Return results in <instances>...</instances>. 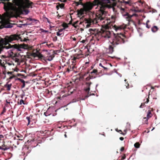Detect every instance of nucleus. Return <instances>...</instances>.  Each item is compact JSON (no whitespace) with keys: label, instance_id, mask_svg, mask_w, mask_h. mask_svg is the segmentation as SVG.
I'll return each mask as SVG.
<instances>
[{"label":"nucleus","instance_id":"1","mask_svg":"<svg viewBox=\"0 0 160 160\" xmlns=\"http://www.w3.org/2000/svg\"><path fill=\"white\" fill-rule=\"evenodd\" d=\"M4 4V8L6 11L2 17L0 14V29L11 28L12 24L9 23V19L18 15L19 12L18 7L21 4V0H1Z\"/></svg>","mask_w":160,"mask_h":160},{"label":"nucleus","instance_id":"2","mask_svg":"<svg viewBox=\"0 0 160 160\" xmlns=\"http://www.w3.org/2000/svg\"><path fill=\"white\" fill-rule=\"evenodd\" d=\"M109 28H111L110 23L104 25L101 29V31L102 37L106 39L110 38L109 41L111 45H109L106 52L107 53L112 54L114 51V48L117 45L123 43L125 42V39H126V37L124 35L121 33L114 34L113 37H111V32L108 30Z\"/></svg>","mask_w":160,"mask_h":160},{"label":"nucleus","instance_id":"3","mask_svg":"<svg viewBox=\"0 0 160 160\" xmlns=\"http://www.w3.org/2000/svg\"><path fill=\"white\" fill-rule=\"evenodd\" d=\"M20 38L19 35L15 34L9 36H7L4 39H2L0 40V53L4 48L8 49L12 47H13V48H18V46L17 44H15L12 46L9 43L14 40H18Z\"/></svg>","mask_w":160,"mask_h":160},{"label":"nucleus","instance_id":"4","mask_svg":"<svg viewBox=\"0 0 160 160\" xmlns=\"http://www.w3.org/2000/svg\"><path fill=\"white\" fill-rule=\"evenodd\" d=\"M98 4L99 9L96 11L95 18L91 19L93 23H96L104 20L106 16L107 12L105 9L107 7V5L102 3L99 0H94Z\"/></svg>","mask_w":160,"mask_h":160},{"label":"nucleus","instance_id":"5","mask_svg":"<svg viewBox=\"0 0 160 160\" xmlns=\"http://www.w3.org/2000/svg\"><path fill=\"white\" fill-rule=\"evenodd\" d=\"M93 6V4L90 2H87L85 3H83V8L80 9L79 10H78V14L82 15L87 12H89L92 9Z\"/></svg>","mask_w":160,"mask_h":160},{"label":"nucleus","instance_id":"6","mask_svg":"<svg viewBox=\"0 0 160 160\" xmlns=\"http://www.w3.org/2000/svg\"><path fill=\"white\" fill-rule=\"evenodd\" d=\"M121 11L123 15L125 17L127 20L128 21V25L130 24L131 22L134 23L133 21L131 19V18L132 16H136V14H133L131 15L128 14V12H125V9L122 8H121Z\"/></svg>","mask_w":160,"mask_h":160},{"label":"nucleus","instance_id":"7","mask_svg":"<svg viewBox=\"0 0 160 160\" xmlns=\"http://www.w3.org/2000/svg\"><path fill=\"white\" fill-rule=\"evenodd\" d=\"M89 30L90 33L92 34H94V36L97 38L98 40H99L101 37H102V32L101 30V31L98 32L97 31H96V30H94L92 28L89 29Z\"/></svg>","mask_w":160,"mask_h":160},{"label":"nucleus","instance_id":"8","mask_svg":"<svg viewBox=\"0 0 160 160\" xmlns=\"http://www.w3.org/2000/svg\"><path fill=\"white\" fill-rule=\"evenodd\" d=\"M91 82H87L85 83L86 87L84 90L86 92H88L90 90V86L92 84Z\"/></svg>","mask_w":160,"mask_h":160},{"label":"nucleus","instance_id":"9","mask_svg":"<svg viewBox=\"0 0 160 160\" xmlns=\"http://www.w3.org/2000/svg\"><path fill=\"white\" fill-rule=\"evenodd\" d=\"M127 26V25L125 24H123L119 26H115L114 28L116 31H117L118 30L123 29L125 28Z\"/></svg>","mask_w":160,"mask_h":160},{"label":"nucleus","instance_id":"10","mask_svg":"<svg viewBox=\"0 0 160 160\" xmlns=\"http://www.w3.org/2000/svg\"><path fill=\"white\" fill-rule=\"evenodd\" d=\"M33 4V3L32 2L30 1L29 0H27L25 4V6L26 8H32V5Z\"/></svg>","mask_w":160,"mask_h":160},{"label":"nucleus","instance_id":"11","mask_svg":"<svg viewBox=\"0 0 160 160\" xmlns=\"http://www.w3.org/2000/svg\"><path fill=\"white\" fill-rule=\"evenodd\" d=\"M100 72H98V70L97 69H94L90 72L91 74V75L92 76H96V75H98L99 74Z\"/></svg>","mask_w":160,"mask_h":160},{"label":"nucleus","instance_id":"12","mask_svg":"<svg viewBox=\"0 0 160 160\" xmlns=\"http://www.w3.org/2000/svg\"><path fill=\"white\" fill-rule=\"evenodd\" d=\"M54 57V55L53 54H52L50 55L49 56H47L46 57H45L44 59L49 61H51L53 59V58Z\"/></svg>","mask_w":160,"mask_h":160},{"label":"nucleus","instance_id":"13","mask_svg":"<svg viewBox=\"0 0 160 160\" xmlns=\"http://www.w3.org/2000/svg\"><path fill=\"white\" fill-rule=\"evenodd\" d=\"M149 102V95L148 96V98H147L146 99V101L144 102L143 103H141V105L139 107L141 108H142L146 106L145 104L147 103H148Z\"/></svg>","mask_w":160,"mask_h":160},{"label":"nucleus","instance_id":"14","mask_svg":"<svg viewBox=\"0 0 160 160\" xmlns=\"http://www.w3.org/2000/svg\"><path fill=\"white\" fill-rule=\"evenodd\" d=\"M151 29L152 32L155 33L159 30V28L157 26H154L152 27Z\"/></svg>","mask_w":160,"mask_h":160},{"label":"nucleus","instance_id":"15","mask_svg":"<svg viewBox=\"0 0 160 160\" xmlns=\"http://www.w3.org/2000/svg\"><path fill=\"white\" fill-rule=\"evenodd\" d=\"M12 84H6L4 85V88H6V90L7 91H10L12 86Z\"/></svg>","mask_w":160,"mask_h":160},{"label":"nucleus","instance_id":"16","mask_svg":"<svg viewBox=\"0 0 160 160\" xmlns=\"http://www.w3.org/2000/svg\"><path fill=\"white\" fill-rule=\"evenodd\" d=\"M79 55H78L77 56H75L73 57V58L72 59V62L73 63H75L76 62V61L77 59H78L79 58Z\"/></svg>","mask_w":160,"mask_h":160},{"label":"nucleus","instance_id":"17","mask_svg":"<svg viewBox=\"0 0 160 160\" xmlns=\"http://www.w3.org/2000/svg\"><path fill=\"white\" fill-rule=\"evenodd\" d=\"M37 52H38V57H37L41 58V59H44L45 58V56L42 54L41 53L39 52L37 50Z\"/></svg>","mask_w":160,"mask_h":160},{"label":"nucleus","instance_id":"18","mask_svg":"<svg viewBox=\"0 0 160 160\" xmlns=\"http://www.w3.org/2000/svg\"><path fill=\"white\" fill-rule=\"evenodd\" d=\"M152 116V114L151 112V110H148L147 112V117L148 118H150Z\"/></svg>","mask_w":160,"mask_h":160},{"label":"nucleus","instance_id":"19","mask_svg":"<svg viewBox=\"0 0 160 160\" xmlns=\"http://www.w3.org/2000/svg\"><path fill=\"white\" fill-rule=\"evenodd\" d=\"M71 70V66H68V68H65V70L64 71V73L69 72Z\"/></svg>","mask_w":160,"mask_h":160},{"label":"nucleus","instance_id":"20","mask_svg":"<svg viewBox=\"0 0 160 160\" xmlns=\"http://www.w3.org/2000/svg\"><path fill=\"white\" fill-rule=\"evenodd\" d=\"M96 77V76H92L90 75H89V76L86 78V80L87 81H88L90 80V79L94 78Z\"/></svg>","mask_w":160,"mask_h":160},{"label":"nucleus","instance_id":"21","mask_svg":"<svg viewBox=\"0 0 160 160\" xmlns=\"http://www.w3.org/2000/svg\"><path fill=\"white\" fill-rule=\"evenodd\" d=\"M149 118H148L147 117H144L143 118V124H147L148 123V120Z\"/></svg>","mask_w":160,"mask_h":160},{"label":"nucleus","instance_id":"22","mask_svg":"<svg viewBox=\"0 0 160 160\" xmlns=\"http://www.w3.org/2000/svg\"><path fill=\"white\" fill-rule=\"evenodd\" d=\"M24 150L25 152H26V155H27V154L30 153L31 152V150H29V148H24Z\"/></svg>","mask_w":160,"mask_h":160},{"label":"nucleus","instance_id":"23","mask_svg":"<svg viewBox=\"0 0 160 160\" xmlns=\"http://www.w3.org/2000/svg\"><path fill=\"white\" fill-rule=\"evenodd\" d=\"M75 2L76 4V6H78L80 4L82 6L83 5V3L82 2V0H79V2Z\"/></svg>","mask_w":160,"mask_h":160},{"label":"nucleus","instance_id":"24","mask_svg":"<svg viewBox=\"0 0 160 160\" xmlns=\"http://www.w3.org/2000/svg\"><path fill=\"white\" fill-rule=\"evenodd\" d=\"M32 116H30L29 117H26V119L28 120V124H30V119H32Z\"/></svg>","mask_w":160,"mask_h":160},{"label":"nucleus","instance_id":"25","mask_svg":"<svg viewBox=\"0 0 160 160\" xmlns=\"http://www.w3.org/2000/svg\"><path fill=\"white\" fill-rule=\"evenodd\" d=\"M140 146V144L139 142H137L135 143L134 144V146L137 148H139Z\"/></svg>","mask_w":160,"mask_h":160},{"label":"nucleus","instance_id":"26","mask_svg":"<svg viewBox=\"0 0 160 160\" xmlns=\"http://www.w3.org/2000/svg\"><path fill=\"white\" fill-rule=\"evenodd\" d=\"M8 149V148H7L6 147H5L4 145L3 146L2 145V146H0V149H2L4 150H6Z\"/></svg>","mask_w":160,"mask_h":160},{"label":"nucleus","instance_id":"27","mask_svg":"<svg viewBox=\"0 0 160 160\" xmlns=\"http://www.w3.org/2000/svg\"><path fill=\"white\" fill-rule=\"evenodd\" d=\"M38 52H37V51H36V52H33L32 54V56L34 57V58H36L38 57Z\"/></svg>","mask_w":160,"mask_h":160},{"label":"nucleus","instance_id":"28","mask_svg":"<svg viewBox=\"0 0 160 160\" xmlns=\"http://www.w3.org/2000/svg\"><path fill=\"white\" fill-rule=\"evenodd\" d=\"M62 26L64 28H67L68 27V25L66 23L64 22L62 23Z\"/></svg>","mask_w":160,"mask_h":160},{"label":"nucleus","instance_id":"29","mask_svg":"<svg viewBox=\"0 0 160 160\" xmlns=\"http://www.w3.org/2000/svg\"><path fill=\"white\" fill-rule=\"evenodd\" d=\"M78 21H76L73 23L72 24V25L74 27H76V26L78 25L77 23L78 22Z\"/></svg>","mask_w":160,"mask_h":160},{"label":"nucleus","instance_id":"30","mask_svg":"<svg viewBox=\"0 0 160 160\" xmlns=\"http://www.w3.org/2000/svg\"><path fill=\"white\" fill-rule=\"evenodd\" d=\"M149 22V20H148L147 21V22H146V27L148 28H150L151 27V26L150 25H149L148 24V23Z\"/></svg>","mask_w":160,"mask_h":160},{"label":"nucleus","instance_id":"31","mask_svg":"<svg viewBox=\"0 0 160 160\" xmlns=\"http://www.w3.org/2000/svg\"><path fill=\"white\" fill-rule=\"evenodd\" d=\"M23 11L25 12L26 14H27L29 12V11L27 9H23Z\"/></svg>","mask_w":160,"mask_h":160},{"label":"nucleus","instance_id":"32","mask_svg":"<svg viewBox=\"0 0 160 160\" xmlns=\"http://www.w3.org/2000/svg\"><path fill=\"white\" fill-rule=\"evenodd\" d=\"M59 7L61 8H63L64 6V4L62 3L61 4H59Z\"/></svg>","mask_w":160,"mask_h":160},{"label":"nucleus","instance_id":"33","mask_svg":"<svg viewBox=\"0 0 160 160\" xmlns=\"http://www.w3.org/2000/svg\"><path fill=\"white\" fill-rule=\"evenodd\" d=\"M22 103H23L24 104H25L24 102V100L22 99H21L20 101L19 104L21 105L22 104Z\"/></svg>","mask_w":160,"mask_h":160},{"label":"nucleus","instance_id":"34","mask_svg":"<svg viewBox=\"0 0 160 160\" xmlns=\"http://www.w3.org/2000/svg\"><path fill=\"white\" fill-rule=\"evenodd\" d=\"M70 66H71V70H75V68H76V67L74 65H72Z\"/></svg>","mask_w":160,"mask_h":160},{"label":"nucleus","instance_id":"35","mask_svg":"<svg viewBox=\"0 0 160 160\" xmlns=\"http://www.w3.org/2000/svg\"><path fill=\"white\" fill-rule=\"evenodd\" d=\"M6 108L4 107L3 108V110L2 112L1 113V114H4V113L6 112Z\"/></svg>","mask_w":160,"mask_h":160},{"label":"nucleus","instance_id":"36","mask_svg":"<svg viewBox=\"0 0 160 160\" xmlns=\"http://www.w3.org/2000/svg\"><path fill=\"white\" fill-rule=\"evenodd\" d=\"M88 93L87 95L85 96V98H87L91 95L90 93H89V91L88 92H86Z\"/></svg>","mask_w":160,"mask_h":160},{"label":"nucleus","instance_id":"37","mask_svg":"<svg viewBox=\"0 0 160 160\" xmlns=\"http://www.w3.org/2000/svg\"><path fill=\"white\" fill-rule=\"evenodd\" d=\"M34 139H31V140H28L27 141V142L29 143H32V142H34Z\"/></svg>","mask_w":160,"mask_h":160},{"label":"nucleus","instance_id":"38","mask_svg":"<svg viewBox=\"0 0 160 160\" xmlns=\"http://www.w3.org/2000/svg\"><path fill=\"white\" fill-rule=\"evenodd\" d=\"M29 20L30 21H38V20L35 19H32V18H29Z\"/></svg>","mask_w":160,"mask_h":160},{"label":"nucleus","instance_id":"39","mask_svg":"<svg viewBox=\"0 0 160 160\" xmlns=\"http://www.w3.org/2000/svg\"><path fill=\"white\" fill-rule=\"evenodd\" d=\"M103 1L105 2L106 3H110V0H102Z\"/></svg>","mask_w":160,"mask_h":160},{"label":"nucleus","instance_id":"40","mask_svg":"<svg viewBox=\"0 0 160 160\" xmlns=\"http://www.w3.org/2000/svg\"><path fill=\"white\" fill-rule=\"evenodd\" d=\"M58 38L57 36L54 37L53 38V41L54 42L56 41L57 40Z\"/></svg>","mask_w":160,"mask_h":160},{"label":"nucleus","instance_id":"41","mask_svg":"<svg viewBox=\"0 0 160 160\" xmlns=\"http://www.w3.org/2000/svg\"><path fill=\"white\" fill-rule=\"evenodd\" d=\"M116 131H117L118 132H119L121 133V134H123L122 133V132L121 130H118V128H117L116 129Z\"/></svg>","mask_w":160,"mask_h":160},{"label":"nucleus","instance_id":"42","mask_svg":"<svg viewBox=\"0 0 160 160\" xmlns=\"http://www.w3.org/2000/svg\"><path fill=\"white\" fill-rule=\"evenodd\" d=\"M44 20H47V22H48V23H50V22H50V20H49V19H48V18H47L45 17V18H44Z\"/></svg>","mask_w":160,"mask_h":160},{"label":"nucleus","instance_id":"43","mask_svg":"<svg viewBox=\"0 0 160 160\" xmlns=\"http://www.w3.org/2000/svg\"><path fill=\"white\" fill-rule=\"evenodd\" d=\"M126 156L125 154H124L123 156L122 157L121 160H123L125 159Z\"/></svg>","mask_w":160,"mask_h":160},{"label":"nucleus","instance_id":"44","mask_svg":"<svg viewBox=\"0 0 160 160\" xmlns=\"http://www.w3.org/2000/svg\"><path fill=\"white\" fill-rule=\"evenodd\" d=\"M59 32V31L57 32V35L58 36H60L62 35V33H60Z\"/></svg>","mask_w":160,"mask_h":160},{"label":"nucleus","instance_id":"45","mask_svg":"<svg viewBox=\"0 0 160 160\" xmlns=\"http://www.w3.org/2000/svg\"><path fill=\"white\" fill-rule=\"evenodd\" d=\"M124 149V147H122L120 149V151L121 152H123Z\"/></svg>","mask_w":160,"mask_h":160},{"label":"nucleus","instance_id":"46","mask_svg":"<svg viewBox=\"0 0 160 160\" xmlns=\"http://www.w3.org/2000/svg\"><path fill=\"white\" fill-rule=\"evenodd\" d=\"M133 11L136 12H139V11L138 10H137L135 9H133Z\"/></svg>","mask_w":160,"mask_h":160},{"label":"nucleus","instance_id":"47","mask_svg":"<svg viewBox=\"0 0 160 160\" xmlns=\"http://www.w3.org/2000/svg\"><path fill=\"white\" fill-rule=\"evenodd\" d=\"M126 84L127 85H125L126 86V88L128 89L129 88V85L128 83H126Z\"/></svg>","mask_w":160,"mask_h":160},{"label":"nucleus","instance_id":"48","mask_svg":"<svg viewBox=\"0 0 160 160\" xmlns=\"http://www.w3.org/2000/svg\"><path fill=\"white\" fill-rule=\"evenodd\" d=\"M65 29V28H63V29H59V32H62L63 30Z\"/></svg>","mask_w":160,"mask_h":160},{"label":"nucleus","instance_id":"49","mask_svg":"<svg viewBox=\"0 0 160 160\" xmlns=\"http://www.w3.org/2000/svg\"><path fill=\"white\" fill-rule=\"evenodd\" d=\"M13 72H7V74H12V73Z\"/></svg>","mask_w":160,"mask_h":160},{"label":"nucleus","instance_id":"50","mask_svg":"<svg viewBox=\"0 0 160 160\" xmlns=\"http://www.w3.org/2000/svg\"><path fill=\"white\" fill-rule=\"evenodd\" d=\"M25 83H23V84L22 86V88H24L25 87Z\"/></svg>","mask_w":160,"mask_h":160},{"label":"nucleus","instance_id":"51","mask_svg":"<svg viewBox=\"0 0 160 160\" xmlns=\"http://www.w3.org/2000/svg\"><path fill=\"white\" fill-rule=\"evenodd\" d=\"M3 138V136L2 135H0V140H1V139Z\"/></svg>","mask_w":160,"mask_h":160},{"label":"nucleus","instance_id":"52","mask_svg":"<svg viewBox=\"0 0 160 160\" xmlns=\"http://www.w3.org/2000/svg\"><path fill=\"white\" fill-rule=\"evenodd\" d=\"M21 81L23 83H25V82L23 79H21Z\"/></svg>","mask_w":160,"mask_h":160},{"label":"nucleus","instance_id":"53","mask_svg":"<svg viewBox=\"0 0 160 160\" xmlns=\"http://www.w3.org/2000/svg\"><path fill=\"white\" fill-rule=\"evenodd\" d=\"M90 24H89L88 23L86 25V28H88L90 27Z\"/></svg>","mask_w":160,"mask_h":160},{"label":"nucleus","instance_id":"54","mask_svg":"<svg viewBox=\"0 0 160 160\" xmlns=\"http://www.w3.org/2000/svg\"><path fill=\"white\" fill-rule=\"evenodd\" d=\"M102 68L104 69L106 71H107L108 70V68H107L105 67L104 66L102 67Z\"/></svg>","mask_w":160,"mask_h":160},{"label":"nucleus","instance_id":"55","mask_svg":"<svg viewBox=\"0 0 160 160\" xmlns=\"http://www.w3.org/2000/svg\"><path fill=\"white\" fill-rule=\"evenodd\" d=\"M121 140V141H122L124 139V138L123 137H121L120 138H119Z\"/></svg>","mask_w":160,"mask_h":160},{"label":"nucleus","instance_id":"56","mask_svg":"<svg viewBox=\"0 0 160 160\" xmlns=\"http://www.w3.org/2000/svg\"><path fill=\"white\" fill-rule=\"evenodd\" d=\"M72 39L73 40L75 41H76V40L77 39L75 37L72 38Z\"/></svg>","mask_w":160,"mask_h":160},{"label":"nucleus","instance_id":"57","mask_svg":"<svg viewBox=\"0 0 160 160\" xmlns=\"http://www.w3.org/2000/svg\"><path fill=\"white\" fill-rule=\"evenodd\" d=\"M59 5H57L56 6V8H57V10H58L59 9Z\"/></svg>","mask_w":160,"mask_h":160},{"label":"nucleus","instance_id":"58","mask_svg":"<svg viewBox=\"0 0 160 160\" xmlns=\"http://www.w3.org/2000/svg\"><path fill=\"white\" fill-rule=\"evenodd\" d=\"M150 109L149 110H151V111H153V109L152 108H150Z\"/></svg>","mask_w":160,"mask_h":160},{"label":"nucleus","instance_id":"59","mask_svg":"<svg viewBox=\"0 0 160 160\" xmlns=\"http://www.w3.org/2000/svg\"><path fill=\"white\" fill-rule=\"evenodd\" d=\"M99 66H100L101 67H102L103 66L102 65V64L101 63H99Z\"/></svg>","mask_w":160,"mask_h":160},{"label":"nucleus","instance_id":"60","mask_svg":"<svg viewBox=\"0 0 160 160\" xmlns=\"http://www.w3.org/2000/svg\"><path fill=\"white\" fill-rule=\"evenodd\" d=\"M57 17H58V18H60V17H61V16H59V14L57 16Z\"/></svg>","mask_w":160,"mask_h":160},{"label":"nucleus","instance_id":"61","mask_svg":"<svg viewBox=\"0 0 160 160\" xmlns=\"http://www.w3.org/2000/svg\"><path fill=\"white\" fill-rule=\"evenodd\" d=\"M6 102L7 103L10 104V102H8L7 100H6Z\"/></svg>","mask_w":160,"mask_h":160},{"label":"nucleus","instance_id":"62","mask_svg":"<svg viewBox=\"0 0 160 160\" xmlns=\"http://www.w3.org/2000/svg\"><path fill=\"white\" fill-rule=\"evenodd\" d=\"M65 134H64V136H65V138H67V136L66 134V132H65Z\"/></svg>","mask_w":160,"mask_h":160},{"label":"nucleus","instance_id":"63","mask_svg":"<svg viewBox=\"0 0 160 160\" xmlns=\"http://www.w3.org/2000/svg\"><path fill=\"white\" fill-rule=\"evenodd\" d=\"M19 61V59H17V58L16 59V62H18V61Z\"/></svg>","mask_w":160,"mask_h":160},{"label":"nucleus","instance_id":"64","mask_svg":"<svg viewBox=\"0 0 160 160\" xmlns=\"http://www.w3.org/2000/svg\"><path fill=\"white\" fill-rule=\"evenodd\" d=\"M91 68L92 69L93 68V66H92L91 67Z\"/></svg>","mask_w":160,"mask_h":160}]
</instances>
